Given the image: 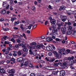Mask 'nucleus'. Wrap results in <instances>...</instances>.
Segmentation results:
<instances>
[{
    "instance_id": "obj_1",
    "label": "nucleus",
    "mask_w": 76,
    "mask_h": 76,
    "mask_svg": "<svg viewBox=\"0 0 76 76\" xmlns=\"http://www.w3.org/2000/svg\"><path fill=\"white\" fill-rule=\"evenodd\" d=\"M26 60H27L26 59H23V58L22 57L18 58V62H21L22 61V62H21V64L22 65L21 66L23 65L24 62H25V61H26Z\"/></svg>"
},
{
    "instance_id": "obj_2",
    "label": "nucleus",
    "mask_w": 76,
    "mask_h": 76,
    "mask_svg": "<svg viewBox=\"0 0 76 76\" xmlns=\"http://www.w3.org/2000/svg\"><path fill=\"white\" fill-rule=\"evenodd\" d=\"M67 14L69 15H70L71 14H75V17L76 19V11H68L67 12Z\"/></svg>"
},
{
    "instance_id": "obj_3",
    "label": "nucleus",
    "mask_w": 76,
    "mask_h": 76,
    "mask_svg": "<svg viewBox=\"0 0 76 76\" xmlns=\"http://www.w3.org/2000/svg\"><path fill=\"white\" fill-rule=\"evenodd\" d=\"M3 7H6L7 9H9L10 7L9 5H8L6 2H3V4L2 5Z\"/></svg>"
},
{
    "instance_id": "obj_4",
    "label": "nucleus",
    "mask_w": 76,
    "mask_h": 76,
    "mask_svg": "<svg viewBox=\"0 0 76 76\" xmlns=\"http://www.w3.org/2000/svg\"><path fill=\"white\" fill-rule=\"evenodd\" d=\"M35 22L34 21H27L24 24H26V25H28V24L34 25L35 24Z\"/></svg>"
},
{
    "instance_id": "obj_5",
    "label": "nucleus",
    "mask_w": 76,
    "mask_h": 76,
    "mask_svg": "<svg viewBox=\"0 0 76 76\" xmlns=\"http://www.w3.org/2000/svg\"><path fill=\"white\" fill-rule=\"evenodd\" d=\"M58 50H59V53L60 54V55H62V52H64V51H65V49L62 48H58Z\"/></svg>"
},
{
    "instance_id": "obj_6",
    "label": "nucleus",
    "mask_w": 76,
    "mask_h": 76,
    "mask_svg": "<svg viewBox=\"0 0 76 76\" xmlns=\"http://www.w3.org/2000/svg\"><path fill=\"white\" fill-rule=\"evenodd\" d=\"M49 19L50 20V23L53 24H54L56 23V21L54 19H52L51 17L49 18Z\"/></svg>"
},
{
    "instance_id": "obj_7",
    "label": "nucleus",
    "mask_w": 76,
    "mask_h": 76,
    "mask_svg": "<svg viewBox=\"0 0 76 76\" xmlns=\"http://www.w3.org/2000/svg\"><path fill=\"white\" fill-rule=\"evenodd\" d=\"M7 72L9 73H12V74H13L15 72V70L14 69H12L11 70H8Z\"/></svg>"
},
{
    "instance_id": "obj_8",
    "label": "nucleus",
    "mask_w": 76,
    "mask_h": 76,
    "mask_svg": "<svg viewBox=\"0 0 76 76\" xmlns=\"http://www.w3.org/2000/svg\"><path fill=\"white\" fill-rule=\"evenodd\" d=\"M61 17L62 18V20L63 22H64V21H66V19H67L66 17L64 15H62L61 16Z\"/></svg>"
},
{
    "instance_id": "obj_9",
    "label": "nucleus",
    "mask_w": 76,
    "mask_h": 76,
    "mask_svg": "<svg viewBox=\"0 0 76 76\" xmlns=\"http://www.w3.org/2000/svg\"><path fill=\"white\" fill-rule=\"evenodd\" d=\"M60 76H64L65 75V72L64 70L61 71L60 72Z\"/></svg>"
},
{
    "instance_id": "obj_10",
    "label": "nucleus",
    "mask_w": 76,
    "mask_h": 76,
    "mask_svg": "<svg viewBox=\"0 0 76 76\" xmlns=\"http://www.w3.org/2000/svg\"><path fill=\"white\" fill-rule=\"evenodd\" d=\"M61 31H62V33L63 34H66V29L64 28L63 27H61Z\"/></svg>"
},
{
    "instance_id": "obj_11",
    "label": "nucleus",
    "mask_w": 76,
    "mask_h": 76,
    "mask_svg": "<svg viewBox=\"0 0 76 76\" xmlns=\"http://www.w3.org/2000/svg\"><path fill=\"white\" fill-rule=\"evenodd\" d=\"M46 49H47V51H52L53 50L51 47L50 46H47V47H46Z\"/></svg>"
},
{
    "instance_id": "obj_12",
    "label": "nucleus",
    "mask_w": 76,
    "mask_h": 76,
    "mask_svg": "<svg viewBox=\"0 0 76 76\" xmlns=\"http://www.w3.org/2000/svg\"><path fill=\"white\" fill-rule=\"evenodd\" d=\"M52 66H46L45 67V68L46 69H47L48 70H53L54 69H50V68H52Z\"/></svg>"
},
{
    "instance_id": "obj_13",
    "label": "nucleus",
    "mask_w": 76,
    "mask_h": 76,
    "mask_svg": "<svg viewBox=\"0 0 76 76\" xmlns=\"http://www.w3.org/2000/svg\"><path fill=\"white\" fill-rule=\"evenodd\" d=\"M53 40L52 38L50 37H48L46 38V40L48 42H50Z\"/></svg>"
},
{
    "instance_id": "obj_14",
    "label": "nucleus",
    "mask_w": 76,
    "mask_h": 76,
    "mask_svg": "<svg viewBox=\"0 0 76 76\" xmlns=\"http://www.w3.org/2000/svg\"><path fill=\"white\" fill-rule=\"evenodd\" d=\"M65 7L64 6H62L60 7L59 10H65Z\"/></svg>"
},
{
    "instance_id": "obj_15",
    "label": "nucleus",
    "mask_w": 76,
    "mask_h": 76,
    "mask_svg": "<svg viewBox=\"0 0 76 76\" xmlns=\"http://www.w3.org/2000/svg\"><path fill=\"white\" fill-rule=\"evenodd\" d=\"M34 24H30L29 25V26H28V28H25V29L27 30L28 28L29 29H31V27L33 26V25H34Z\"/></svg>"
},
{
    "instance_id": "obj_16",
    "label": "nucleus",
    "mask_w": 76,
    "mask_h": 76,
    "mask_svg": "<svg viewBox=\"0 0 76 76\" xmlns=\"http://www.w3.org/2000/svg\"><path fill=\"white\" fill-rule=\"evenodd\" d=\"M6 12V11L5 10V9H3V10L1 11L0 12L2 14H4Z\"/></svg>"
},
{
    "instance_id": "obj_17",
    "label": "nucleus",
    "mask_w": 76,
    "mask_h": 76,
    "mask_svg": "<svg viewBox=\"0 0 76 76\" xmlns=\"http://www.w3.org/2000/svg\"><path fill=\"white\" fill-rule=\"evenodd\" d=\"M28 61H25L24 62V64H23V65H24V66H28Z\"/></svg>"
},
{
    "instance_id": "obj_18",
    "label": "nucleus",
    "mask_w": 76,
    "mask_h": 76,
    "mask_svg": "<svg viewBox=\"0 0 76 76\" xmlns=\"http://www.w3.org/2000/svg\"><path fill=\"white\" fill-rule=\"evenodd\" d=\"M72 33V31H67L66 33V34L67 35H70Z\"/></svg>"
},
{
    "instance_id": "obj_19",
    "label": "nucleus",
    "mask_w": 76,
    "mask_h": 76,
    "mask_svg": "<svg viewBox=\"0 0 76 76\" xmlns=\"http://www.w3.org/2000/svg\"><path fill=\"white\" fill-rule=\"evenodd\" d=\"M36 44L37 43L36 42H33L31 44H30V45L31 46H34V47H35Z\"/></svg>"
},
{
    "instance_id": "obj_20",
    "label": "nucleus",
    "mask_w": 76,
    "mask_h": 76,
    "mask_svg": "<svg viewBox=\"0 0 76 76\" xmlns=\"http://www.w3.org/2000/svg\"><path fill=\"white\" fill-rule=\"evenodd\" d=\"M69 63H71V66L74 63H76V59L75 60V61H71H71H70Z\"/></svg>"
},
{
    "instance_id": "obj_21",
    "label": "nucleus",
    "mask_w": 76,
    "mask_h": 76,
    "mask_svg": "<svg viewBox=\"0 0 76 76\" xmlns=\"http://www.w3.org/2000/svg\"><path fill=\"white\" fill-rule=\"evenodd\" d=\"M0 72L1 73H3L5 72V71H4V69H2L0 70Z\"/></svg>"
},
{
    "instance_id": "obj_22",
    "label": "nucleus",
    "mask_w": 76,
    "mask_h": 76,
    "mask_svg": "<svg viewBox=\"0 0 76 76\" xmlns=\"http://www.w3.org/2000/svg\"><path fill=\"white\" fill-rule=\"evenodd\" d=\"M24 37V38H25V39H27V38L26 37V35H25V33H23V36H22V35H21V37Z\"/></svg>"
},
{
    "instance_id": "obj_23",
    "label": "nucleus",
    "mask_w": 76,
    "mask_h": 76,
    "mask_svg": "<svg viewBox=\"0 0 76 76\" xmlns=\"http://www.w3.org/2000/svg\"><path fill=\"white\" fill-rule=\"evenodd\" d=\"M56 41H58L59 42H61V41H62V40L58 38H56Z\"/></svg>"
},
{
    "instance_id": "obj_24",
    "label": "nucleus",
    "mask_w": 76,
    "mask_h": 76,
    "mask_svg": "<svg viewBox=\"0 0 76 76\" xmlns=\"http://www.w3.org/2000/svg\"><path fill=\"white\" fill-rule=\"evenodd\" d=\"M23 50L24 52H27L28 51V49L27 48H24L23 49Z\"/></svg>"
},
{
    "instance_id": "obj_25",
    "label": "nucleus",
    "mask_w": 76,
    "mask_h": 76,
    "mask_svg": "<svg viewBox=\"0 0 76 76\" xmlns=\"http://www.w3.org/2000/svg\"><path fill=\"white\" fill-rule=\"evenodd\" d=\"M28 48L29 49H31L32 50H33L35 48V47L34 46V47H32L31 46H30L28 47Z\"/></svg>"
},
{
    "instance_id": "obj_26",
    "label": "nucleus",
    "mask_w": 76,
    "mask_h": 76,
    "mask_svg": "<svg viewBox=\"0 0 76 76\" xmlns=\"http://www.w3.org/2000/svg\"><path fill=\"white\" fill-rule=\"evenodd\" d=\"M55 60L54 58H53L52 59H51L50 60H49V62H51L54 61Z\"/></svg>"
},
{
    "instance_id": "obj_27",
    "label": "nucleus",
    "mask_w": 76,
    "mask_h": 76,
    "mask_svg": "<svg viewBox=\"0 0 76 76\" xmlns=\"http://www.w3.org/2000/svg\"><path fill=\"white\" fill-rule=\"evenodd\" d=\"M70 52V50L69 49L66 50V53L67 54L69 53Z\"/></svg>"
},
{
    "instance_id": "obj_28",
    "label": "nucleus",
    "mask_w": 76,
    "mask_h": 76,
    "mask_svg": "<svg viewBox=\"0 0 76 76\" xmlns=\"http://www.w3.org/2000/svg\"><path fill=\"white\" fill-rule=\"evenodd\" d=\"M13 52L14 53L12 54V55L13 56H17V53L15 52V51H13Z\"/></svg>"
},
{
    "instance_id": "obj_29",
    "label": "nucleus",
    "mask_w": 76,
    "mask_h": 76,
    "mask_svg": "<svg viewBox=\"0 0 76 76\" xmlns=\"http://www.w3.org/2000/svg\"><path fill=\"white\" fill-rule=\"evenodd\" d=\"M10 61H12V62H13V63H15V59H14V58H12V59H11L10 60Z\"/></svg>"
},
{
    "instance_id": "obj_30",
    "label": "nucleus",
    "mask_w": 76,
    "mask_h": 76,
    "mask_svg": "<svg viewBox=\"0 0 76 76\" xmlns=\"http://www.w3.org/2000/svg\"><path fill=\"white\" fill-rule=\"evenodd\" d=\"M31 9L35 12L36 10V8L35 7H32Z\"/></svg>"
},
{
    "instance_id": "obj_31",
    "label": "nucleus",
    "mask_w": 76,
    "mask_h": 76,
    "mask_svg": "<svg viewBox=\"0 0 76 76\" xmlns=\"http://www.w3.org/2000/svg\"><path fill=\"white\" fill-rule=\"evenodd\" d=\"M8 1H10V4H12L14 2V0H8Z\"/></svg>"
},
{
    "instance_id": "obj_32",
    "label": "nucleus",
    "mask_w": 76,
    "mask_h": 76,
    "mask_svg": "<svg viewBox=\"0 0 76 76\" xmlns=\"http://www.w3.org/2000/svg\"><path fill=\"white\" fill-rule=\"evenodd\" d=\"M53 29H52V33H54L55 32V27H53Z\"/></svg>"
},
{
    "instance_id": "obj_33",
    "label": "nucleus",
    "mask_w": 76,
    "mask_h": 76,
    "mask_svg": "<svg viewBox=\"0 0 76 76\" xmlns=\"http://www.w3.org/2000/svg\"><path fill=\"white\" fill-rule=\"evenodd\" d=\"M10 42L9 41H4V44H9Z\"/></svg>"
},
{
    "instance_id": "obj_34",
    "label": "nucleus",
    "mask_w": 76,
    "mask_h": 76,
    "mask_svg": "<svg viewBox=\"0 0 76 76\" xmlns=\"http://www.w3.org/2000/svg\"><path fill=\"white\" fill-rule=\"evenodd\" d=\"M29 66L32 68H34V66L31 64H29Z\"/></svg>"
},
{
    "instance_id": "obj_35",
    "label": "nucleus",
    "mask_w": 76,
    "mask_h": 76,
    "mask_svg": "<svg viewBox=\"0 0 76 76\" xmlns=\"http://www.w3.org/2000/svg\"><path fill=\"white\" fill-rule=\"evenodd\" d=\"M19 23L18 21L15 22L14 23V25H18Z\"/></svg>"
},
{
    "instance_id": "obj_36",
    "label": "nucleus",
    "mask_w": 76,
    "mask_h": 76,
    "mask_svg": "<svg viewBox=\"0 0 76 76\" xmlns=\"http://www.w3.org/2000/svg\"><path fill=\"white\" fill-rule=\"evenodd\" d=\"M57 25H58V26H61L62 25V24H60L59 23H56Z\"/></svg>"
},
{
    "instance_id": "obj_37",
    "label": "nucleus",
    "mask_w": 76,
    "mask_h": 76,
    "mask_svg": "<svg viewBox=\"0 0 76 76\" xmlns=\"http://www.w3.org/2000/svg\"><path fill=\"white\" fill-rule=\"evenodd\" d=\"M35 74L34 73H31L30 75V76H35Z\"/></svg>"
},
{
    "instance_id": "obj_38",
    "label": "nucleus",
    "mask_w": 76,
    "mask_h": 76,
    "mask_svg": "<svg viewBox=\"0 0 76 76\" xmlns=\"http://www.w3.org/2000/svg\"><path fill=\"white\" fill-rule=\"evenodd\" d=\"M19 75L20 76H26V75H23L22 73H20Z\"/></svg>"
},
{
    "instance_id": "obj_39",
    "label": "nucleus",
    "mask_w": 76,
    "mask_h": 76,
    "mask_svg": "<svg viewBox=\"0 0 76 76\" xmlns=\"http://www.w3.org/2000/svg\"><path fill=\"white\" fill-rule=\"evenodd\" d=\"M56 3H59L61 1V0H54Z\"/></svg>"
},
{
    "instance_id": "obj_40",
    "label": "nucleus",
    "mask_w": 76,
    "mask_h": 76,
    "mask_svg": "<svg viewBox=\"0 0 76 76\" xmlns=\"http://www.w3.org/2000/svg\"><path fill=\"white\" fill-rule=\"evenodd\" d=\"M50 35L53 36H56V34H54V33H50Z\"/></svg>"
},
{
    "instance_id": "obj_41",
    "label": "nucleus",
    "mask_w": 76,
    "mask_h": 76,
    "mask_svg": "<svg viewBox=\"0 0 76 76\" xmlns=\"http://www.w3.org/2000/svg\"><path fill=\"white\" fill-rule=\"evenodd\" d=\"M37 47L38 48H41L42 46L41 45H37Z\"/></svg>"
},
{
    "instance_id": "obj_42",
    "label": "nucleus",
    "mask_w": 76,
    "mask_h": 76,
    "mask_svg": "<svg viewBox=\"0 0 76 76\" xmlns=\"http://www.w3.org/2000/svg\"><path fill=\"white\" fill-rule=\"evenodd\" d=\"M21 39H18L17 40V42H18L19 43H20L21 42Z\"/></svg>"
},
{
    "instance_id": "obj_43",
    "label": "nucleus",
    "mask_w": 76,
    "mask_h": 76,
    "mask_svg": "<svg viewBox=\"0 0 76 76\" xmlns=\"http://www.w3.org/2000/svg\"><path fill=\"white\" fill-rule=\"evenodd\" d=\"M51 46H52V47L53 49V50H55L56 49L55 47L53 45H52Z\"/></svg>"
},
{
    "instance_id": "obj_44",
    "label": "nucleus",
    "mask_w": 76,
    "mask_h": 76,
    "mask_svg": "<svg viewBox=\"0 0 76 76\" xmlns=\"http://www.w3.org/2000/svg\"><path fill=\"white\" fill-rule=\"evenodd\" d=\"M53 27H55L53 26H52V28H51V27H50V28H49V30H50V31H51V30H52V29H53Z\"/></svg>"
},
{
    "instance_id": "obj_45",
    "label": "nucleus",
    "mask_w": 76,
    "mask_h": 76,
    "mask_svg": "<svg viewBox=\"0 0 76 76\" xmlns=\"http://www.w3.org/2000/svg\"><path fill=\"white\" fill-rule=\"evenodd\" d=\"M53 53L55 55H57L58 54V53L57 52H56V51H53Z\"/></svg>"
},
{
    "instance_id": "obj_46",
    "label": "nucleus",
    "mask_w": 76,
    "mask_h": 76,
    "mask_svg": "<svg viewBox=\"0 0 76 76\" xmlns=\"http://www.w3.org/2000/svg\"><path fill=\"white\" fill-rule=\"evenodd\" d=\"M11 41H12V42H13V43H15V40H14V39H11Z\"/></svg>"
},
{
    "instance_id": "obj_47",
    "label": "nucleus",
    "mask_w": 76,
    "mask_h": 76,
    "mask_svg": "<svg viewBox=\"0 0 76 76\" xmlns=\"http://www.w3.org/2000/svg\"><path fill=\"white\" fill-rule=\"evenodd\" d=\"M52 74L53 75H57V72H52Z\"/></svg>"
},
{
    "instance_id": "obj_48",
    "label": "nucleus",
    "mask_w": 76,
    "mask_h": 76,
    "mask_svg": "<svg viewBox=\"0 0 76 76\" xmlns=\"http://www.w3.org/2000/svg\"><path fill=\"white\" fill-rule=\"evenodd\" d=\"M37 25H35L33 27V29H34L35 28H36L37 27Z\"/></svg>"
},
{
    "instance_id": "obj_49",
    "label": "nucleus",
    "mask_w": 76,
    "mask_h": 76,
    "mask_svg": "<svg viewBox=\"0 0 76 76\" xmlns=\"http://www.w3.org/2000/svg\"><path fill=\"white\" fill-rule=\"evenodd\" d=\"M72 48L73 49H75L76 48V45H74V46H73L72 47Z\"/></svg>"
},
{
    "instance_id": "obj_50",
    "label": "nucleus",
    "mask_w": 76,
    "mask_h": 76,
    "mask_svg": "<svg viewBox=\"0 0 76 76\" xmlns=\"http://www.w3.org/2000/svg\"><path fill=\"white\" fill-rule=\"evenodd\" d=\"M53 65L55 66H57L58 65V64L57 63H56V64H54Z\"/></svg>"
},
{
    "instance_id": "obj_51",
    "label": "nucleus",
    "mask_w": 76,
    "mask_h": 76,
    "mask_svg": "<svg viewBox=\"0 0 76 76\" xmlns=\"http://www.w3.org/2000/svg\"><path fill=\"white\" fill-rule=\"evenodd\" d=\"M18 54L19 56H20L21 55V53L20 52V51L18 52Z\"/></svg>"
},
{
    "instance_id": "obj_52",
    "label": "nucleus",
    "mask_w": 76,
    "mask_h": 76,
    "mask_svg": "<svg viewBox=\"0 0 76 76\" xmlns=\"http://www.w3.org/2000/svg\"><path fill=\"white\" fill-rule=\"evenodd\" d=\"M73 35L76 36V31H74V33H73Z\"/></svg>"
},
{
    "instance_id": "obj_53",
    "label": "nucleus",
    "mask_w": 76,
    "mask_h": 76,
    "mask_svg": "<svg viewBox=\"0 0 76 76\" xmlns=\"http://www.w3.org/2000/svg\"><path fill=\"white\" fill-rule=\"evenodd\" d=\"M19 47H20V46H19L18 45H15V48H19Z\"/></svg>"
},
{
    "instance_id": "obj_54",
    "label": "nucleus",
    "mask_w": 76,
    "mask_h": 76,
    "mask_svg": "<svg viewBox=\"0 0 76 76\" xmlns=\"http://www.w3.org/2000/svg\"><path fill=\"white\" fill-rule=\"evenodd\" d=\"M18 4L19 5H22L23 4V3H22V2H20L18 3Z\"/></svg>"
},
{
    "instance_id": "obj_55",
    "label": "nucleus",
    "mask_w": 76,
    "mask_h": 76,
    "mask_svg": "<svg viewBox=\"0 0 76 76\" xmlns=\"http://www.w3.org/2000/svg\"><path fill=\"white\" fill-rule=\"evenodd\" d=\"M18 45H19L20 47L23 46V44H18Z\"/></svg>"
},
{
    "instance_id": "obj_56",
    "label": "nucleus",
    "mask_w": 76,
    "mask_h": 76,
    "mask_svg": "<svg viewBox=\"0 0 76 76\" xmlns=\"http://www.w3.org/2000/svg\"><path fill=\"white\" fill-rule=\"evenodd\" d=\"M71 44H75V42H74L73 41H71Z\"/></svg>"
},
{
    "instance_id": "obj_57",
    "label": "nucleus",
    "mask_w": 76,
    "mask_h": 76,
    "mask_svg": "<svg viewBox=\"0 0 76 76\" xmlns=\"http://www.w3.org/2000/svg\"><path fill=\"white\" fill-rule=\"evenodd\" d=\"M13 29H14L15 30H17L18 29V28L16 27H14L13 28Z\"/></svg>"
},
{
    "instance_id": "obj_58",
    "label": "nucleus",
    "mask_w": 76,
    "mask_h": 76,
    "mask_svg": "<svg viewBox=\"0 0 76 76\" xmlns=\"http://www.w3.org/2000/svg\"><path fill=\"white\" fill-rule=\"evenodd\" d=\"M9 30V28H5V31H8Z\"/></svg>"
},
{
    "instance_id": "obj_59",
    "label": "nucleus",
    "mask_w": 76,
    "mask_h": 76,
    "mask_svg": "<svg viewBox=\"0 0 76 76\" xmlns=\"http://www.w3.org/2000/svg\"><path fill=\"white\" fill-rule=\"evenodd\" d=\"M55 56L57 58H59V55H58V54L55 55Z\"/></svg>"
},
{
    "instance_id": "obj_60",
    "label": "nucleus",
    "mask_w": 76,
    "mask_h": 76,
    "mask_svg": "<svg viewBox=\"0 0 76 76\" xmlns=\"http://www.w3.org/2000/svg\"><path fill=\"white\" fill-rule=\"evenodd\" d=\"M49 9H52V7L51 6V5H49Z\"/></svg>"
},
{
    "instance_id": "obj_61",
    "label": "nucleus",
    "mask_w": 76,
    "mask_h": 76,
    "mask_svg": "<svg viewBox=\"0 0 76 76\" xmlns=\"http://www.w3.org/2000/svg\"><path fill=\"white\" fill-rule=\"evenodd\" d=\"M66 65V63H64L63 64V66H65Z\"/></svg>"
},
{
    "instance_id": "obj_62",
    "label": "nucleus",
    "mask_w": 76,
    "mask_h": 76,
    "mask_svg": "<svg viewBox=\"0 0 76 76\" xmlns=\"http://www.w3.org/2000/svg\"><path fill=\"white\" fill-rule=\"evenodd\" d=\"M49 56H51V55H52V53H51V52H50L49 53Z\"/></svg>"
},
{
    "instance_id": "obj_63",
    "label": "nucleus",
    "mask_w": 76,
    "mask_h": 76,
    "mask_svg": "<svg viewBox=\"0 0 76 76\" xmlns=\"http://www.w3.org/2000/svg\"><path fill=\"white\" fill-rule=\"evenodd\" d=\"M69 29L70 30H72V26H69Z\"/></svg>"
},
{
    "instance_id": "obj_64",
    "label": "nucleus",
    "mask_w": 76,
    "mask_h": 76,
    "mask_svg": "<svg viewBox=\"0 0 76 76\" xmlns=\"http://www.w3.org/2000/svg\"><path fill=\"white\" fill-rule=\"evenodd\" d=\"M41 74L40 73H39L37 75V76H41Z\"/></svg>"
}]
</instances>
